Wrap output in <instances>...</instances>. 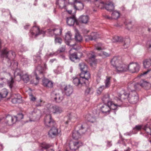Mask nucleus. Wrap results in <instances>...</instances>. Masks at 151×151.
<instances>
[{
	"label": "nucleus",
	"mask_w": 151,
	"mask_h": 151,
	"mask_svg": "<svg viewBox=\"0 0 151 151\" xmlns=\"http://www.w3.org/2000/svg\"><path fill=\"white\" fill-rule=\"evenodd\" d=\"M130 88L129 90L131 91L128 94L125 92L124 90H122L119 94V96L121 100H128L130 103L135 104L138 101L139 98L137 93L134 90Z\"/></svg>",
	"instance_id": "obj_1"
},
{
	"label": "nucleus",
	"mask_w": 151,
	"mask_h": 151,
	"mask_svg": "<svg viewBox=\"0 0 151 151\" xmlns=\"http://www.w3.org/2000/svg\"><path fill=\"white\" fill-rule=\"evenodd\" d=\"M41 50H40L37 53L36 56H34L33 57V59L35 63L37 62L38 63L39 65L37 67L36 69L34 74L36 76V78L37 80L36 82L34 83L31 81V82L32 83H34L35 85H37L39 82V81L40 79L39 77H38V75H41V77L43 76V73L44 69L42 68V66L40 64L42 63V60H41Z\"/></svg>",
	"instance_id": "obj_2"
},
{
	"label": "nucleus",
	"mask_w": 151,
	"mask_h": 151,
	"mask_svg": "<svg viewBox=\"0 0 151 151\" xmlns=\"http://www.w3.org/2000/svg\"><path fill=\"white\" fill-rule=\"evenodd\" d=\"M102 100L104 104L110 105L111 108L113 110H115L118 107L121 106L123 102L120 99V98L116 97L114 98V102H113L111 101L109 96L107 94L103 96Z\"/></svg>",
	"instance_id": "obj_3"
},
{
	"label": "nucleus",
	"mask_w": 151,
	"mask_h": 151,
	"mask_svg": "<svg viewBox=\"0 0 151 151\" xmlns=\"http://www.w3.org/2000/svg\"><path fill=\"white\" fill-rule=\"evenodd\" d=\"M85 1H95L96 6L101 9L105 8L108 11H112L114 9V6L111 1H109L106 4L104 3L102 0H84Z\"/></svg>",
	"instance_id": "obj_4"
},
{
	"label": "nucleus",
	"mask_w": 151,
	"mask_h": 151,
	"mask_svg": "<svg viewBox=\"0 0 151 151\" xmlns=\"http://www.w3.org/2000/svg\"><path fill=\"white\" fill-rule=\"evenodd\" d=\"M79 78L76 77L73 78V82L75 86L81 87L83 84L88 83L89 78L87 79L86 77L82 78L81 74Z\"/></svg>",
	"instance_id": "obj_5"
},
{
	"label": "nucleus",
	"mask_w": 151,
	"mask_h": 151,
	"mask_svg": "<svg viewBox=\"0 0 151 151\" xmlns=\"http://www.w3.org/2000/svg\"><path fill=\"white\" fill-rule=\"evenodd\" d=\"M35 25L33 26L30 31L29 35L32 37H36L39 35L45 34V31L40 30L39 27L35 25V22H34Z\"/></svg>",
	"instance_id": "obj_6"
},
{
	"label": "nucleus",
	"mask_w": 151,
	"mask_h": 151,
	"mask_svg": "<svg viewBox=\"0 0 151 151\" xmlns=\"http://www.w3.org/2000/svg\"><path fill=\"white\" fill-rule=\"evenodd\" d=\"M47 108L49 113L60 114L63 111L61 107L50 104L47 105Z\"/></svg>",
	"instance_id": "obj_7"
},
{
	"label": "nucleus",
	"mask_w": 151,
	"mask_h": 151,
	"mask_svg": "<svg viewBox=\"0 0 151 151\" xmlns=\"http://www.w3.org/2000/svg\"><path fill=\"white\" fill-rule=\"evenodd\" d=\"M80 69L81 71V75L82 78L86 77L87 79L90 78V74L87 71L88 67L87 65L84 63H81L79 64Z\"/></svg>",
	"instance_id": "obj_8"
},
{
	"label": "nucleus",
	"mask_w": 151,
	"mask_h": 151,
	"mask_svg": "<svg viewBox=\"0 0 151 151\" xmlns=\"http://www.w3.org/2000/svg\"><path fill=\"white\" fill-rule=\"evenodd\" d=\"M14 76H19L25 83L28 82L29 80V76L27 73L24 74L23 72L20 69H17L14 72Z\"/></svg>",
	"instance_id": "obj_9"
},
{
	"label": "nucleus",
	"mask_w": 151,
	"mask_h": 151,
	"mask_svg": "<svg viewBox=\"0 0 151 151\" xmlns=\"http://www.w3.org/2000/svg\"><path fill=\"white\" fill-rule=\"evenodd\" d=\"M1 56L8 59V60L9 61L15 57V52L12 51H8L7 49L6 48L2 51Z\"/></svg>",
	"instance_id": "obj_10"
},
{
	"label": "nucleus",
	"mask_w": 151,
	"mask_h": 151,
	"mask_svg": "<svg viewBox=\"0 0 151 151\" xmlns=\"http://www.w3.org/2000/svg\"><path fill=\"white\" fill-rule=\"evenodd\" d=\"M69 4L73 5L76 10H82L84 6L83 3L78 0H71L69 1Z\"/></svg>",
	"instance_id": "obj_11"
},
{
	"label": "nucleus",
	"mask_w": 151,
	"mask_h": 151,
	"mask_svg": "<svg viewBox=\"0 0 151 151\" xmlns=\"http://www.w3.org/2000/svg\"><path fill=\"white\" fill-rule=\"evenodd\" d=\"M139 86H141L146 90L149 89L151 87V85L149 82L144 80H142L140 83H137L135 85L131 84V87H134L135 89H137Z\"/></svg>",
	"instance_id": "obj_12"
},
{
	"label": "nucleus",
	"mask_w": 151,
	"mask_h": 151,
	"mask_svg": "<svg viewBox=\"0 0 151 151\" xmlns=\"http://www.w3.org/2000/svg\"><path fill=\"white\" fill-rule=\"evenodd\" d=\"M44 124L47 127H51L55 126V122L52 118L51 115H47L45 117Z\"/></svg>",
	"instance_id": "obj_13"
},
{
	"label": "nucleus",
	"mask_w": 151,
	"mask_h": 151,
	"mask_svg": "<svg viewBox=\"0 0 151 151\" xmlns=\"http://www.w3.org/2000/svg\"><path fill=\"white\" fill-rule=\"evenodd\" d=\"M41 114L40 110L35 109L33 111L29 113L28 116L30 119H33L35 120L38 119L40 118Z\"/></svg>",
	"instance_id": "obj_14"
},
{
	"label": "nucleus",
	"mask_w": 151,
	"mask_h": 151,
	"mask_svg": "<svg viewBox=\"0 0 151 151\" xmlns=\"http://www.w3.org/2000/svg\"><path fill=\"white\" fill-rule=\"evenodd\" d=\"M112 41L113 42H120L124 41V44L125 45L129 44L130 42V40L129 38L128 37H127V38L123 39L122 37L114 36L113 37Z\"/></svg>",
	"instance_id": "obj_15"
},
{
	"label": "nucleus",
	"mask_w": 151,
	"mask_h": 151,
	"mask_svg": "<svg viewBox=\"0 0 151 151\" xmlns=\"http://www.w3.org/2000/svg\"><path fill=\"white\" fill-rule=\"evenodd\" d=\"M139 65L137 63H130L128 65V70L132 73L138 72L139 69Z\"/></svg>",
	"instance_id": "obj_16"
},
{
	"label": "nucleus",
	"mask_w": 151,
	"mask_h": 151,
	"mask_svg": "<svg viewBox=\"0 0 151 151\" xmlns=\"http://www.w3.org/2000/svg\"><path fill=\"white\" fill-rule=\"evenodd\" d=\"M144 67L145 68H148L147 71L144 72L141 76L143 75L149 73L150 75H151V68H149L151 66V60L147 59L145 60L143 62Z\"/></svg>",
	"instance_id": "obj_17"
},
{
	"label": "nucleus",
	"mask_w": 151,
	"mask_h": 151,
	"mask_svg": "<svg viewBox=\"0 0 151 151\" xmlns=\"http://www.w3.org/2000/svg\"><path fill=\"white\" fill-rule=\"evenodd\" d=\"M115 69L118 73L124 72L128 70V65L121 62L116 67Z\"/></svg>",
	"instance_id": "obj_18"
},
{
	"label": "nucleus",
	"mask_w": 151,
	"mask_h": 151,
	"mask_svg": "<svg viewBox=\"0 0 151 151\" xmlns=\"http://www.w3.org/2000/svg\"><path fill=\"white\" fill-rule=\"evenodd\" d=\"M46 32L48 34L49 36H52L53 35L56 36L60 35L61 34L62 31L60 28H57L52 29H48L46 31Z\"/></svg>",
	"instance_id": "obj_19"
},
{
	"label": "nucleus",
	"mask_w": 151,
	"mask_h": 151,
	"mask_svg": "<svg viewBox=\"0 0 151 151\" xmlns=\"http://www.w3.org/2000/svg\"><path fill=\"white\" fill-rule=\"evenodd\" d=\"M72 34L70 32L68 31L65 34V42L67 45L70 46V47L73 46L75 45V44H71L73 40L71 38Z\"/></svg>",
	"instance_id": "obj_20"
},
{
	"label": "nucleus",
	"mask_w": 151,
	"mask_h": 151,
	"mask_svg": "<svg viewBox=\"0 0 151 151\" xmlns=\"http://www.w3.org/2000/svg\"><path fill=\"white\" fill-rule=\"evenodd\" d=\"M66 22L67 24L69 26H73L75 24L76 25H78V22L74 15L72 17H67Z\"/></svg>",
	"instance_id": "obj_21"
},
{
	"label": "nucleus",
	"mask_w": 151,
	"mask_h": 151,
	"mask_svg": "<svg viewBox=\"0 0 151 151\" xmlns=\"http://www.w3.org/2000/svg\"><path fill=\"white\" fill-rule=\"evenodd\" d=\"M17 122V119L14 117H12L11 116L8 115L6 117L5 119V122L9 125H10Z\"/></svg>",
	"instance_id": "obj_22"
},
{
	"label": "nucleus",
	"mask_w": 151,
	"mask_h": 151,
	"mask_svg": "<svg viewBox=\"0 0 151 151\" xmlns=\"http://www.w3.org/2000/svg\"><path fill=\"white\" fill-rule=\"evenodd\" d=\"M78 129V130L79 134H81V136L84 134L87 131V125L85 124H78L76 127V129Z\"/></svg>",
	"instance_id": "obj_23"
},
{
	"label": "nucleus",
	"mask_w": 151,
	"mask_h": 151,
	"mask_svg": "<svg viewBox=\"0 0 151 151\" xmlns=\"http://www.w3.org/2000/svg\"><path fill=\"white\" fill-rule=\"evenodd\" d=\"M58 129L55 126H53L48 132V134L49 137L54 138L58 134Z\"/></svg>",
	"instance_id": "obj_24"
},
{
	"label": "nucleus",
	"mask_w": 151,
	"mask_h": 151,
	"mask_svg": "<svg viewBox=\"0 0 151 151\" xmlns=\"http://www.w3.org/2000/svg\"><path fill=\"white\" fill-rule=\"evenodd\" d=\"M63 91L67 96H69L73 92V88L70 85H66L63 88Z\"/></svg>",
	"instance_id": "obj_25"
},
{
	"label": "nucleus",
	"mask_w": 151,
	"mask_h": 151,
	"mask_svg": "<svg viewBox=\"0 0 151 151\" xmlns=\"http://www.w3.org/2000/svg\"><path fill=\"white\" fill-rule=\"evenodd\" d=\"M43 85L47 88H51L53 86V82L51 81L47 78H44L42 80Z\"/></svg>",
	"instance_id": "obj_26"
},
{
	"label": "nucleus",
	"mask_w": 151,
	"mask_h": 151,
	"mask_svg": "<svg viewBox=\"0 0 151 151\" xmlns=\"http://www.w3.org/2000/svg\"><path fill=\"white\" fill-rule=\"evenodd\" d=\"M110 105L104 104L101 108V110L102 113L105 115H107L109 114L110 109H112Z\"/></svg>",
	"instance_id": "obj_27"
},
{
	"label": "nucleus",
	"mask_w": 151,
	"mask_h": 151,
	"mask_svg": "<svg viewBox=\"0 0 151 151\" xmlns=\"http://www.w3.org/2000/svg\"><path fill=\"white\" fill-rule=\"evenodd\" d=\"M82 56V54L81 52H78L77 53L74 52L70 55L69 58L71 61H74L75 60L79 59Z\"/></svg>",
	"instance_id": "obj_28"
},
{
	"label": "nucleus",
	"mask_w": 151,
	"mask_h": 151,
	"mask_svg": "<svg viewBox=\"0 0 151 151\" xmlns=\"http://www.w3.org/2000/svg\"><path fill=\"white\" fill-rule=\"evenodd\" d=\"M76 114L70 113L67 116L64 117L65 123L66 124H68L70 120H74L76 119Z\"/></svg>",
	"instance_id": "obj_29"
},
{
	"label": "nucleus",
	"mask_w": 151,
	"mask_h": 151,
	"mask_svg": "<svg viewBox=\"0 0 151 151\" xmlns=\"http://www.w3.org/2000/svg\"><path fill=\"white\" fill-rule=\"evenodd\" d=\"M83 145L81 142H73L72 144L70 145V148L72 151H75Z\"/></svg>",
	"instance_id": "obj_30"
},
{
	"label": "nucleus",
	"mask_w": 151,
	"mask_h": 151,
	"mask_svg": "<svg viewBox=\"0 0 151 151\" xmlns=\"http://www.w3.org/2000/svg\"><path fill=\"white\" fill-rule=\"evenodd\" d=\"M67 3H68V0L66 2L65 0H57L56 2L57 6L60 9L65 8Z\"/></svg>",
	"instance_id": "obj_31"
},
{
	"label": "nucleus",
	"mask_w": 151,
	"mask_h": 151,
	"mask_svg": "<svg viewBox=\"0 0 151 151\" xmlns=\"http://www.w3.org/2000/svg\"><path fill=\"white\" fill-rule=\"evenodd\" d=\"M52 95L53 96V98L55 101L58 103L60 102L63 99V98L62 95H60L59 93H52Z\"/></svg>",
	"instance_id": "obj_32"
},
{
	"label": "nucleus",
	"mask_w": 151,
	"mask_h": 151,
	"mask_svg": "<svg viewBox=\"0 0 151 151\" xmlns=\"http://www.w3.org/2000/svg\"><path fill=\"white\" fill-rule=\"evenodd\" d=\"M120 58L119 57H114L111 60V65L114 67H116L121 62L119 60Z\"/></svg>",
	"instance_id": "obj_33"
},
{
	"label": "nucleus",
	"mask_w": 151,
	"mask_h": 151,
	"mask_svg": "<svg viewBox=\"0 0 151 151\" xmlns=\"http://www.w3.org/2000/svg\"><path fill=\"white\" fill-rule=\"evenodd\" d=\"M21 96L19 94H15L14 98L12 99V102L14 104L19 103L21 101Z\"/></svg>",
	"instance_id": "obj_34"
},
{
	"label": "nucleus",
	"mask_w": 151,
	"mask_h": 151,
	"mask_svg": "<svg viewBox=\"0 0 151 151\" xmlns=\"http://www.w3.org/2000/svg\"><path fill=\"white\" fill-rule=\"evenodd\" d=\"M89 17L87 15H82L78 19L79 21L83 23H87L89 20Z\"/></svg>",
	"instance_id": "obj_35"
},
{
	"label": "nucleus",
	"mask_w": 151,
	"mask_h": 151,
	"mask_svg": "<svg viewBox=\"0 0 151 151\" xmlns=\"http://www.w3.org/2000/svg\"><path fill=\"white\" fill-rule=\"evenodd\" d=\"M87 37L88 38H86V40L87 41L88 40H95L96 39L98 38L97 34L96 32H92L91 33L90 35H88Z\"/></svg>",
	"instance_id": "obj_36"
},
{
	"label": "nucleus",
	"mask_w": 151,
	"mask_h": 151,
	"mask_svg": "<svg viewBox=\"0 0 151 151\" xmlns=\"http://www.w3.org/2000/svg\"><path fill=\"white\" fill-rule=\"evenodd\" d=\"M75 39L77 42H80L82 40V37L79 34L78 31L76 29H75Z\"/></svg>",
	"instance_id": "obj_37"
},
{
	"label": "nucleus",
	"mask_w": 151,
	"mask_h": 151,
	"mask_svg": "<svg viewBox=\"0 0 151 151\" xmlns=\"http://www.w3.org/2000/svg\"><path fill=\"white\" fill-rule=\"evenodd\" d=\"M72 137L73 139L76 140L81 138V136L78 130H74L72 132Z\"/></svg>",
	"instance_id": "obj_38"
},
{
	"label": "nucleus",
	"mask_w": 151,
	"mask_h": 151,
	"mask_svg": "<svg viewBox=\"0 0 151 151\" xmlns=\"http://www.w3.org/2000/svg\"><path fill=\"white\" fill-rule=\"evenodd\" d=\"M111 77H106V79L104 81L105 85L104 86L106 88H109L111 85Z\"/></svg>",
	"instance_id": "obj_39"
},
{
	"label": "nucleus",
	"mask_w": 151,
	"mask_h": 151,
	"mask_svg": "<svg viewBox=\"0 0 151 151\" xmlns=\"http://www.w3.org/2000/svg\"><path fill=\"white\" fill-rule=\"evenodd\" d=\"M50 146L51 145L50 144L45 143H43L40 145V147L42 148L47 149V151H54V150L51 149H48V148L50 147Z\"/></svg>",
	"instance_id": "obj_40"
},
{
	"label": "nucleus",
	"mask_w": 151,
	"mask_h": 151,
	"mask_svg": "<svg viewBox=\"0 0 151 151\" xmlns=\"http://www.w3.org/2000/svg\"><path fill=\"white\" fill-rule=\"evenodd\" d=\"M85 118L88 121L92 123L94 122L96 120L95 117L90 114H88L86 115Z\"/></svg>",
	"instance_id": "obj_41"
},
{
	"label": "nucleus",
	"mask_w": 151,
	"mask_h": 151,
	"mask_svg": "<svg viewBox=\"0 0 151 151\" xmlns=\"http://www.w3.org/2000/svg\"><path fill=\"white\" fill-rule=\"evenodd\" d=\"M95 49L98 50H100L104 49V47L102 44L101 43H99L95 45Z\"/></svg>",
	"instance_id": "obj_42"
},
{
	"label": "nucleus",
	"mask_w": 151,
	"mask_h": 151,
	"mask_svg": "<svg viewBox=\"0 0 151 151\" xmlns=\"http://www.w3.org/2000/svg\"><path fill=\"white\" fill-rule=\"evenodd\" d=\"M119 13L116 11H114L111 14L112 18L114 19H118L119 17Z\"/></svg>",
	"instance_id": "obj_43"
},
{
	"label": "nucleus",
	"mask_w": 151,
	"mask_h": 151,
	"mask_svg": "<svg viewBox=\"0 0 151 151\" xmlns=\"http://www.w3.org/2000/svg\"><path fill=\"white\" fill-rule=\"evenodd\" d=\"M93 92V90L92 88H88L85 90V94L86 95H91Z\"/></svg>",
	"instance_id": "obj_44"
},
{
	"label": "nucleus",
	"mask_w": 151,
	"mask_h": 151,
	"mask_svg": "<svg viewBox=\"0 0 151 151\" xmlns=\"http://www.w3.org/2000/svg\"><path fill=\"white\" fill-rule=\"evenodd\" d=\"M8 92L7 90L5 89H3L1 93V95L2 98H5L8 94Z\"/></svg>",
	"instance_id": "obj_45"
},
{
	"label": "nucleus",
	"mask_w": 151,
	"mask_h": 151,
	"mask_svg": "<svg viewBox=\"0 0 151 151\" xmlns=\"http://www.w3.org/2000/svg\"><path fill=\"white\" fill-rule=\"evenodd\" d=\"M145 47L148 51L151 52V40H149L146 42Z\"/></svg>",
	"instance_id": "obj_46"
},
{
	"label": "nucleus",
	"mask_w": 151,
	"mask_h": 151,
	"mask_svg": "<svg viewBox=\"0 0 151 151\" xmlns=\"http://www.w3.org/2000/svg\"><path fill=\"white\" fill-rule=\"evenodd\" d=\"M14 82L13 78L11 77V78L7 81L8 85L10 88H11L14 85Z\"/></svg>",
	"instance_id": "obj_47"
},
{
	"label": "nucleus",
	"mask_w": 151,
	"mask_h": 151,
	"mask_svg": "<svg viewBox=\"0 0 151 151\" xmlns=\"http://www.w3.org/2000/svg\"><path fill=\"white\" fill-rule=\"evenodd\" d=\"M106 88L104 86V85H103L99 87L98 89L97 90V93L99 94H100L102 91Z\"/></svg>",
	"instance_id": "obj_48"
},
{
	"label": "nucleus",
	"mask_w": 151,
	"mask_h": 151,
	"mask_svg": "<svg viewBox=\"0 0 151 151\" xmlns=\"http://www.w3.org/2000/svg\"><path fill=\"white\" fill-rule=\"evenodd\" d=\"M99 55L103 57H107L110 56L109 53L104 51H102L100 53L98 54Z\"/></svg>",
	"instance_id": "obj_49"
},
{
	"label": "nucleus",
	"mask_w": 151,
	"mask_h": 151,
	"mask_svg": "<svg viewBox=\"0 0 151 151\" xmlns=\"http://www.w3.org/2000/svg\"><path fill=\"white\" fill-rule=\"evenodd\" d=\"M63 70V68L62 67L58 66L56 70H54V72L57 74L60 73Z\"/></svg>",
	"instance_id": "obj_50"
},
{
	"label": "nucleus",
	"mask_w": 151,
	"mask_h": 151,
	"mask_svg": "<svg viewBox=\"0 0 151 151\" xmlns=\"http://www.w3.org/2000/svg\"><path fill=\"white\" fill-rule=\"evenodd\" d=\"M62 39L58 37H55V43H58L61 44L62 42Z\"/></svg>",
	"instance_id": "obj_51"
},
{
	"label": "nucleus",
	"mask_w": 151,
	"mask_h": 151,
	"mask_svg": "<svg viewBox=\"0 0 151 151\" xmlns=\"http://www.w3.org/2000/svg\"><path fill=\"white\" fill-rule=\"evenodd\" d=\"M88 57L90 59H94L95 58V56L94 55V53L92 52H91L90 53L88 54Z\"/></svg>",
	"instance_id": "obj_52"
},
{
	"label": "nucleus",
	"mask_w": 151,
	"mask_h": 151,
	"mask_svg": "<svg viewBox=\"0 0 151 151\" xmlns=\"http://www.w3.org/2000/svg\"><path fill=\"white\" fill-rule=\"evenodd\" d=\"M14 116L17 119V121L20 120L23 118V115L22 113L19 114L17 116Z\"/></svg>",
	"instance_id": "obj_53"
},
{
	"label": "nucleus",
	"mask_w": 151,
	"mask_h": 151,
	"mask_svg": "<svg viewBox=\"0 0 151 151\" xmlns=\"http://www.w3.org/2000/svg\"><path fill=\"white\" fill-rule=\"evenodd\" d=\"M131 23V22L129 21H127L125 22V24L126 25H127V27L129 30H130L131 29L132 25Z\"/></svg>",
	"instance_id": "obj_54"
},
{
	"label": "nucleus",
	"mask_w": 151,
	"mask_h": 151,
	"mask_svg": "<svg viewBox=\"0 0 151 151\" xmlns=\"http://www.w3.org/2000/svg\"><path fill=\"white\" fill-rule=\"evenodd\" d=\"M21 61L22 62H23L24 65L27 64L30 62V61L29 60L26 58L22 59Z\"/></svg>",
	"instance_id": "obj_55"
},
{
	"label": "nucleus",
	"mask_w": 151,
	"mask_h": 151,
	"mask_svg": "<svg viewBox=\"0 0 151 151\" xmlns=\"http://www.w3.org/2000/svg\"><path fill=\"white\" fill-rule=\"evenodd\" d=\"M65 49V46H62L57 51L58 53H60L64 52Z\"/></svg>",
	"instance_id": "obj_56"
},
{
	"label": "nucleus",
	"mask_w": 151,
	"mask_h": 151,
	"mask_svg": "<svg viewBox=\"0 0 151 151\" xmlns=\"http://www.w3.org/2000/svg\"><path fill=\"white\" fill-rule=\"evenodd\" d=\"M146 125H145L144 126H143L141 125H137L136 126L135 128H134V129H137V130H139L141 129V128L143 129L144 130H145L144 129V128L145 127Z\"/></svg>",
	"instance_id": "obj_57"
},
{
	"label": "nucleus",
	"mask_w": 151,
	"mask_h": 151,
	"mask_svg": "<svg viewBox=\"0 0 151 151\" xmlns=\"http://www.w3.org/2000/svg\"><path fill=\"white\" fill-rule=\"evenodd\" d=\"M30 99L31 101H34L36 100V98L34 96L32 95H30Z\"/></svg>",
	"instance_id": "obj_58"
},
{
	"label": "nucleus",
	"mask_w": 151,
	"mask_h": 151,
	"mask_svg": "<svg viewBox=\"0 0 151 151\" xmlns=\"http://www.w3.org/2000/svg\"><path fill=\"white\" fill-rule=\"evenodd\" d=\"M107 146L108 147H110L112 146V144L111 143V141L109 142L107 141Z\"/></svg>",
	"instance_id": "obj_59"
},
{
	"label": "nucleus",
	"mask_w": 151,
	"mask_h": 151,
	"mask_svg": "<svg viewBox=\"0 0 151 151\" xmlns=\"http://www.w3.org/2000/svg\"><path fill=\"white\" fill-rule=\"evenodd\" d=\"M101 78L100 77H98L96 79V82H97V83H99L100 82V80H101Z\"/></svg>",
	"instance_id": "obj_60"
},
{
	"label": "nucleus",
	"mask_w": 151,
	"mask_h": 151,
	"mask_svg": "<svg viewBox=\"0 0 151 151\" xmlns=\"http://www.w3.org/2000/svg\"><path fill=\"white\" fill-rule=\"evenodd\" d=\"M56 54L55 53H50L49 55V57H52L54 55H56Z\"/></svg>",
	"instance_id": "obj_61"
},
{
	"label": "nucleus",
	"mask_w": 151,
	"mask_h": 151,
	"mask_svg": "<svg viewBox=\"0 0 151 151\" xmlns=\"http://www.w3.org/2000/svg\"><path fill=\"white\" fill-rule=\"evenodd\" d=\"M30 26L29 24H27L24 27V29H27L29 28V27Z\"/></svg>",
	"instance_id": "obj_62"
},
{
	"label": "nucleus",
	"mask_w": 151,
	"mask_h": 151,
	"mask_svg": "<svg viewBox=\"0 0 151 151\" xmlns=\"http://www.w3.org/2000/svg\"><path fill=\"white\" fill-rule=\"evenodd\" d=\"M105 17L106 18L108 19H112V18L111 17H110V16H108V15H105Z\"/></svg>",
	"instance_id": "obj_63"
},
{
	"label": "nucleus",
	"mask_w": 151,
	"mask_h": 151,
	"mask_svg": "<svg viewBox=\"0 0 151 151\" xmlns=\"http://www.w3.org/2000/svg\"><path fill=\"white\" fill-rule=\"evenodd\" d=\"M56 59H51L50 60V62L51 63H52L53 62L55 61L56 60Z\"/></svg>",
	"instance_id": "obj_64"
}]
</instances>
